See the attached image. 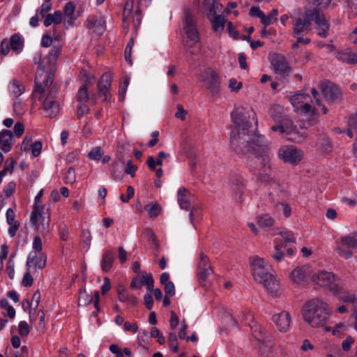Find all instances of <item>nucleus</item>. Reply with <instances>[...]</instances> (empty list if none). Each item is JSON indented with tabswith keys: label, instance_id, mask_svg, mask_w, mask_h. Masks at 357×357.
I'll return each instance as SVG.
<instances>
[{
	"label": "nucleus",
	"instance_id": "obj_41",
	"mask_svg": "<svg viewBox=\"0 0 357 357\" xmlns=\"http://www.w3.org/2000/svg\"><path fill=\"white\" fill-rule=\"evenodd\" d=\"M93 296L88 294L86 290L81 291L79 296V305H88L93 301Z\"/></svg>",
	"mask_w": 357,
	"mask_h": 357
},
{
	"label": "nucleus",
	"instance_id": "obj_14",
	"mask_svg": "<svg viewBox=\"0 0 357 357\" xmlns=\"http://www.w3.org/2000/svg\"><path fill=\"white\" fill-rule=\"evenodd\" d=\"M230 187L233 191L234 199L238 202H242L245 190V180L240 176H234L231 179Z\"/></svg>",
	"mask_w": 357,
	"mask_h": 357
},
{
	"label": "nucleus",
	"instance_id": "obj_22",
	"mask_svg": "<svg viewBox=\"0 0 357 357\" xmlns=\"http://www.w3.org/2000/svg\"><path fill=\"white\" fill-rule=\"evenodd\" d=\"M309 273L307 267H298L291 272L289 278L293 282L300 284L305 281Z\"/></svg>",
	"mask_w": 357,
	"mask_h": 357
},
{
	"label": "nucleus",
	"instance_id": "obj_16",
	"mask_svg": "<svg viewBox=\"0 0 357 357\" xmlns=\"http://www.w3.org/2000/svg\"><path fill=\"white\" fill-rule=\"evenodd\" d=\"M213 273L212 268L209 264L208 259L203 252L199 254V261L197 264V274L199 280L204 281L208 276Z\"/></svg>",
	"mask_w": 357,
	"mask_h": 357
},
{
	"label": "nucleus",
	"instance_id": "obj_5",
	"mask_svg": "<svg viewBox=\"0 0 357 357\" xmlns=\"http://www.w3.org/2000/svg\"><path fill=\"white\" fill-rule=\"evenodd\" d=\"M252 275L257 282L261 284L272 295L279 292V283L272 274L271 266L258 256L250 258Z\"/></svg>",
	"mask_w": 357,
	"mask_h": 357
},
{
	"label": "nucleus",
	"instance_id": "obj_29",
	"mask_svg": "<svg viewBox=\"0 0 357 357\" xmlns=\"http://www.w3.org/2000/svg\"><path fill=\"white\" fill-rule=\"evenodd\" d=\"M211 22L212 24L213 30L218 34H221L225 29L226 20L224 16L218 15L213 16Z\"/></svg>",
	"mask_w": 357,
	"mask_h": 357
},
{
	"label": "nucleus",
	"instance_id": "obj_53",
	"mask_svg": "<svg viewBox=\"0 0 357 357\" xmlns=\"http://www.w3.org/2000/svg\"><path fill=\"white\" fill-rule=\"evenodd\" d=\"M243 86L241 82H238L235 78H231L229 80V88L231 91L238 92Z\"/></svg>",
	"mask_w": 357,
	"mask_h": 357
},
{
	"label": "nucleus",
	"instance_id": "obj_50",
	"mask_svg": "<svg viewBox=\"0 0 357 357\" xmlns=\"http://www.w3.org/2000/svg\"><path fill=\"white\" fill-rule=\"evenodd\" d=\"M134 8V0H127L124 10H123V21H126L130 15L132 14V12Z\"/></svg>",
	"mask_w": 357,
	"mask_h": 357
},
{
	"label": "nucleus",
	"instance_id": "obj_34",
	"mask_svg": "<svg viewBox=\"0 0 357 357\" xmlns=\"http://www.w3.org/2000/svg\"><path fill=\"white\" fill-rule=\"evenodd\" d=\"M8 89L10 93L15 98H17L23 93L24 88L20 84L18 80L13 79L8 85Z\"/></svg>",
	"mask_w": 357,
	"mask_h": 357
},
{
	"label": "nucleus",
	"instance_id": "obj_21",
	"mask_svg": "<svg viewBox=\"0 0 357 357\" xmlns=\"http://www.w3.org/2000/svg\"><path fill=\"white\" fill-rule=\"evenodd\" d=\"M336 58L343 63L354 64L357 63V50L352 51L350 48H347L338 51L336 54Z\"/></svg>",
	"mask_w": 357,
	"mask_h": 357
},
{
	"label": "nucleus",
	"instance_id": "obj_7",
	"mask_svg": "<svg viewBox=\"0 0 357 357\" xmlns=\"http://www.w3.org/2000/svg\"><path fill=\"white\" fill-rule=\"evenodd\" d=\"M278 155L285 163L296 165L303 159V152L293 145H284L280 147Z\"/></svg>",
	"mask_w": 357,
	"mask_h": 357
},
{
	"label": "nucleus",
	"instance_id": "obj_47",
	"mask_svg": "<svg viewBox=\"0 0 357 357\" xmlns=\"http://www.w3.org/2000/svg\"><path fill=\"white\" fill-rule=\"evenodd\" d=\"M61 51V46H59V45L54 46L51 49L50 52H49L48 56H47L49 61L54 64L56 62L58 56L60 54Z\"/></svg>",
	"mask_w": 357,
	"mask_h": 357
},
{
	"label": "nucleus",
	"instance_id": "obj_38",
	"mask_svg": "<svg viewBox=\"0 0 357 357\" xmlns=\"http://www.w3.org/2000/svg\"><path fill=\"white\" fill-rule=\"evenodd\" d=\"M347 134L350 138H352L354 137V131L357 132V114L352 115L349 118Z\"/></svg>",
	"mask_w": 357,
	"mask_h": 357
},
{
	"label": "nucleus",
	"instance_id": "obj_42",
	"mask_svg": "<svg viewBox=\"0 0 357 357\" xmlns=\"http://www.w3.org/2000/svg\"><path fill=\"white\" fill-rule=\"evenodd\" d=\"M144 208L146 211H148L149 215L151 218L157 217L160 213V211H161V207L157 203H154L151 205H146L144 207Z\"/></svg>",
	"mask_w": 357,
	"mask_h": 357
},
{
	"label": "nucleus",
	"instance_id": "obj_40",
	"mask_svg": "<svg viewBox=\"0 0 357 357\" xmlns=\"http://www.w3.org/2000/svg\"><path fill=\"white\" fill-rule=\"evenodd\" d=\"M142 286L145 285L148 291H151L153 288L154 281L153 276L151 273H146V272L142 274V278L140 279Z\"/></svg>",
	"mask_w": 357,
	"mask_h": 357
},
{
	"label": "nucleus",
	"instance_id": "obj_52",
	"mask_svg": "<svg viewBox=\"0 0 357 357\" xmlns=\"http://www.w3.org/2000/svg\"><path fill=\"white\" fill-rule=\"evenodd\" d=\"M249 14L252 17H257L260 18L261 21L268 22L266 19L264 18V13L259 9L258 6H252L250 8Z\"/></svg>",
	"mask_w": 357,
	"mask_h": 357
},
{
	"label": "nucleus",
	"instance_id": "obj_49",
	"mask_svg": "<svg viewBox=\"0 0 357 357\" xmlns=\"http://www.w3.org/2000/svg\"><path fill=\"white\" fill-rule=\"evenodd\" d=\"M103 155V151L100 146L93 148L89 153L88 158L93 160H100Z\"/></svg>",
	"mask_w": 357,
	"mask_h": 357
},
{
	"label": "nucleus",
	"instance_id": "obj_30",
	"mask_svg": "<svg viewBox=\"0 0 357 357\" xmlns=\"http://www.w3.org/2000/svg\"><path fill=\"white\" fill-rule=\"evenodd\" d=\"M62 15L61 11L56 10L53 14H47L44 17L43 24L46 27L51 24H59L61 22Z\"/></svg>",
	"mask_w": 357,
	"mask_h": 357
},
{
	"label": "nucleus",
	"instance_id": "obj_8",
	"mask_svg": "<svg viewBox=\"0 0 357 357\" xmlns=\"http://www.w3.org/2000/svg\"><path fill=\"white\" fill-rule=\"evenodd\" d=\"M201 80L212 95H216L220 91V81L218 74L211 68L203 71L200 75Z\"/></svg>",
	"mask_w": 357,
	"mask_h": 357
},
{
	"label": "nucleus",
	"instance_id": "obj_3",
	"mask_svg": "<svg viewBox=\"0 0 357 357\" xmlns=\"http://www.w3.org/2000/svg\"><path fill=\"white\" fill-rule=\"evenodd\" d=\"M302 315L310 327L323 328L326 332L331 331V327L326 326L331 310L326 301L319 298L310 300L303 305Z\"/></svg>",
	"mask_w": 357,
	"mask_h": 357
},
{
	"label": "nucleus",
	"instance_id": "obj_44",
	"mask_svg": "<svg viewBox=\"0 0 357 357\" xmlns=\"http://www.w3.org/2000/svg\"><path fill=\"white\" fill-rule=\"evenodd\" d=\"M168 344L170 349L174 353H177L178 351V342H177V336L175 333H170L168 336Z\"/></svg>",
	"mask_w": 357,
	"mask_h": 357
},
{
	"label": "nucleus",
	"instance_id": "obj_39",
	"mask_svg": "<svg viewBox=\"0 0 357 357\" xmlns=\"http://www.w3.org/2000/svg\"><path fill=\"white\" fill-rule=\"evenodd\" d=\"M76 98H77V101H79L80 102H86L89 100V93H88V85L87 84H84L79 89L77 96H76Z\"/></svg>",
	"mask_w": 357,
	"mask_h": 357
},
{
	"label": "nucleus",
	"instance_id": "obj_31",
	"mask_svg": "<svg viewBox=\"0 0 357 357\" xmlns=\"http://www.w3.org/2000/svg\"><path fill=\"white\" fill-rule=\"evenodd\" d=\"M75 6L73 2L67 3L63 8L65 23H68L70 26L73 25V21L75 19L74 13Z\"/></svg>",
	"mask_w": 357,
	"mask_h": 357
},
{
	"label": "nucleus",
	"instance_id": "obj_43",
	"mask_svg": "<svg viewBox=\"0 0 357 357\" xmlns=\"http://www.w3.org/2000/svg\"><path fill=\"white\" fill-rule=\"evenodd\" d=\"M52 3L51 1H44L40 8L36 10L37 15H39L42 18H44L47 13L51 10Z\"/></svg>",
	"mask_w": 357,
	"mask_h": 357
},
{
	"label": "nucleus",
	"instance_id": "obj_51",
	"mask_svg": "<svg viewBox=\"0 0 357 357\" xmlns=\"http://www.w3.org/2000/svg\"><path fill=\"white\" fill-rule=\"evenodd\" d=\"M13 110L17 115H22L26 111V107L20 99L16 98L13 102Z\"/></svg>",
	"mask_w": 357,
	"mask_h": 357
},
{
	"label": "nucleus",
	"instance_id": "obj_37",
	"mask_svg": "<svg viewBox=\"0 0 357 357\" xmlns=\"http://www.w3.org/2000/svg\"><path fill=\"white\" fill-rule=\"evenodd\" d=\"M199 40H191L190 39L183 38V44L185 50L190 54H197L199 52L197 45Z\"/></svg>",
	"mask_w": 357,
	"mask_h": 357
},
{
	"label": "nucleus",
	"instance_id": "obj_24",
	"mask_svg": "<svg viewBox=\"0 0 357 357\" xmlns=\"http://www.w3.org/2000/svg\"><path fill=\"white\" fill-rule=\"evenodd\" d=\"M268 196L271 202L273 204H275V208L276 211H282L285 218H289L291 215V209L288 204L280 202V199H275V195L273 192H270L268 194Z\"/></svg>",
	"mask_w": 357,
	"mask_h": 357
},
{
	"label": "nucleus",
	"instance_id": "obj_12",
	"mask_svg": "<svg viewBox=\"0 0 357 357\" xmlns=\"http://www.w3.org/2000/svg\"><path fill=\"white\" fill-rule=\"evenodd\" d=\"M86 26L98 36H102L106 29V21L101 15H92L87 18Z\"/></svg>",
	"mask_w": 357,
	"mask_h": 357
},
{
	"label": "nucleus",
	"instance_id": "obj_26",
	"mask_svg": "<svg viewBox=\"0 0 357 357\" xmlns=\"http://www.w3.org/2000/svg\"><path fill=\"white\" fill-rule=\"evenodd\" d=\"M114 256L112 250L104 251L100 261L101 269L103 272H108L113 266Z\"/></svg>",
	"mask_w": 357,
	"mask_h": 357
},
{
	"label": "nucleus",
	"instance_id": "obj_17",
	"mask_svg": "<svg viewBox=\"0 0 357 357\" xmlns=\"http://www.w3.org/2000/svg\"><path fill=\"white\" fill-rule=\"evenodd\" d=\"M272 320L275 324L279 331L285 333L289 330L291 316L288 312L282 311L278 314H274L272 317Z\"/></svg>",
	"mask_w": 357,
	"mask_h": 357
},
{
	"label": "nucleus",
	"instance_id": "obj_19",
	"mask_svg": "<svg viewBox=\"0 0 357 357\" xmlns=\"http://www.w3.org/2000/svg\"><path fill=\"white\" fill-rule=\"evenodd\" d=\"M47 257L43 252H30L26 266L30 267L32 264L36 268L43 269L46 265Z\"/></svg>",
	"mask_w": 357,
	"mask_h": 357
},
{
	"label": "nucleus",
	"instance_id": "obj_18",
	"mask_svg": "<svg viewBox=\"0 0 357 357\" xmlns=\"http://www.w3.org/2000/svg\"><path fill=\"white\" fill-rule=\"evenodd\" d=\"M271 65L275 73L285 76L290 71V67L285 58L282 56L276 55L271 60Z\"/></svg>",
	"mask_w": 357,
	"mask_h": 357
},
{
	"label": "nucleus",
	"instance_id": "obj_35",
	"mask_svg": "<svg viewBox=\"0 0 357 357\" xmlns=\"http://www.w3.org/2000/svg\"><path fill=\"white\" fill-rule=\"evenodd\" d=\"M280 123L284 128L286 136L298 134L297 127L293 124L290 119L287 118H282Z\"/></svg>",
	"mask_w": 357,
	"mask_h": 357
},
{
	"label": "nucleus",
	"instance_id": "obj_4",
	"mask_svg": "<svg viewBox=\"0 0 357 357\" xmlns=\"http://www.w3.org/2000/svg\"><path fill=\"white\" fill-rule=\"evenodd\" d=\"M314 22L317 34L321 38H326L329 34V22L324 13L317 8L305 11L303 17H298L294 24V33L296 36L307 34L311 29V23Z\"/></svg>",
	"mask_w": 357,
	"mask_h": 357
},
{
	"label": "nucleus",
	"instance_id": "obj_60",
	"mask_svg": "<svg viewBox=\"0 0 357 357\" xmlns=\"http://www.w3.org/2000/svg\"><path fill=\"white\" fill-rule=\"evenodd\" d=\"M31 153L33 157H38L41 152L42 143L39 141L35 142L31 144Z\"/></svg>",
	"mask_w": 357,
	"mask_h": 357
},
{
	"label": "nucleus",
	"instance_id": "obj_9",
	"mask_svg": "<svg viewBox=\"0 0 357 357\" xmlns=\"http://www.w3.org/2000/svg\"><path fill=\"white\" fill-rule=\"evenodd\" d=\"M336 243L338 254L345 259H349L351 257L352 253L349 250H345L344 247L348 248H357V233H351L343 236Z\"/></svg>",
	"mask_w": 357,
	"mask_h": 357
},
{
	"label": "nucleus",
	"instance_id": "obj_23",
	"mask_svg": "<svg viewBox=\"0 0 357 357\" xmlns=\"http://www.w3.org/2000/svg\"><path fill=\"white\" fill-rule=\"evenodd\" d=\"M13 135L10 130H3L0 132V149L5 153L10 151Z\"/></svg>",
	"mask_w": 357,
	"mask_h": 357
},
{
	"label": "nucleus",
	"instance_id": "obj_58",
	"mask_svg": "<svg viewBox=\"0 0 357 357\" xmlns=\"http://www.w3.org/2000/svg\"><path fill=\"white\" fill-rule=\"evenodd\" d=\"M227 29L229 36L231 37L233 39H234V40L240 39L239 33L237 30H236L232 22H229L227 23Z\"/></svg>",
	"mask_w": 357,
	"mask_h": 357
},
{
	"label": "nucleus",
	"instance_id": "obj_13",
	"mask_svg": "<svg viewBox=\"0 0 357 357\" xmlns=\"http://www.w3.org/2000/svg\"><path fill=\"white\" fill-rule=\"evenodd\" d=\"M112 76L110 73H104L98 83V93L103 97L105 101H109L112 97L109 91Z\"/></svg>",
	"mask_w": 357,
	"mask_h": 357
},
{
	"label": "nucleus",
	"instance_id": "obj_1",
	"mask_svg": "<svg viewBox=\"0 0 357 357\" xmlns=\"http://www.w3.org/2000/svg\"><path fill=\"white\" fill-rule=\"evenodd\" d=\"M235 128L231 130L230 139L232 149L240 156L252 153L264 168H270L271 157L265 136L257 132V119L253 128L246 117L236 109L231 114Z\"/></svg>",
	"mask_w": 357,
	"mask_h": 357
},
{
	"label": "nucleus",
	"instance_id": "obj_20",
	"mask_svg": "<svg viewBox=\"0 0 357 357\" xmlns=\"http://www.w3.org/2000/svg\"><path fill=\"white\" fill-rule=\"evenodd\" d=\"M190 192L185 187H181L177 192V201L180 207L186 211L191 208Z\"/></svg>",
	"mask_w": 357,
	"mask_h": 357
},
{
	"label": "nucleus",
	"instance_id": "obj_32",
	"mask_svg": "<svg viewBox=\"0 0 357 357\" xmlns=\"http://www.w3.org/2000/svg\"><path fill=\"white\" fill-rule=\"evenodd\" d=\"M308 100H310V96L303 93H296L290 97V101L296 109H298V107Z\"/></svg>",
	"mask_w": 357,
	"mask_h": 357
},
{
	"label": "nucleus",
	"instance_id": "obj_64",
	"mask_svg": "<svg viewBox=\"0 0 357 357\" xmlns=\"http://www.w3.org/2000/svg\"><path fill=\"white\" fill-rule=\"evenodd\" d=\"M142 13L138 6L137 10L135 12V15H134L133 20H132V23H133L135 29H137L139 26L141 22H142Z\"/></svg>",
	"mask_w": 357,
	"mask_h": 357
},
{
	"label": "nucleus",
	"instance_id": "obj_28",
	"mask_svg": "<svg viewBox=\"0 0 357 357\" xmlns=\"http://www.w3.org/2000/svg\"><path fill=\"white\" fill-rule=\"evenodd\" d=\"M258 225L267 230H273V227L275 224V220L268 214L259 215L257 218Z\"/></svg>",
	"mask_w": 357,
	"mask_h": 357
},
{
	"label": "nucleus",
	"instance_id": "obj_57",
	"mask_svg": "<svg viewBox=\"0 0 357 357\" xmlns=\"http://www.w3.org/2000/svg\"><path fill=\"white\" fill-rule=\"evenodd\" d=\"M29 331V326L26 321H22L19 323L18 332L21 336L28 335Z\"/></svg>",
	"mask_w": 357,
	"mask_h": 357
},
{
	"label": "nucleus",
	"instance_id": "obj_46",
	"mask_svg": "<svg viewBox=\"0 0 357 357\" xmlns=\"http://www.w3.org/2000/svg\"><path fill=\"white\" fill-rule=\"evenodd\" d=\"M277 241V239H275ZM283 245L279 244L275 241V245L274 247V252L272 255V257L278 262L280 261L284 257V254L282 252Z\"/></svg>",
	"mask_w": 357,
	"mask_h": 357
},
{
	"label": "nucleus",
	"instance_id": "obj_56",
	"mask_svg": "<svg viewBox=\"0 0 357 357\" xmlns=\"http://www.w3.org/2000/svg\"><path fill=\"white\" fill-rule=\"evenodd\" d=\"M32 248L33 250L31 252H36V253L42 252L43 244L41 238L39 236H36L33 238Z\"/></svg>",
	"mask_w": 357,
	"mask_h": 357
},
{
	"label": "nucleus",
	"instance_id": "obj_10",
	"mask_svg": "<svg viewBox=\"0 0 357 357\" xmlns=\"http://www.w3.org/2000/svg\"><path fill=\"white\" fill-rule=\"evenodd\" d=\"M183 29L185 35V39H190L191 40H199V34L196 23L189 11L185 12Z\"/></svg>",
	"mask_w": 357,
	"mask_h": 357
},
{
	"label": "nucleus",
	"instance_id": "obj_45",
	"mask_svg": "<svg viewBox=\"0 0 357 357\" xmlns=\"http://www.w3.org/2000/svg\"><path fill=\"white\" fill-rule=\"evenodd\" d=\"M15 255H12L10 256L6 263V272L10 279L13 280L15 276V264H14Z\"/></svg>",
	"mask_w": 357,
	"mask_h": 357
},
{
	"label": "nucleus",
	"instance_id": "obj_2",
	"mask_svg": "<svg viewBox=\"0 0 357 357\" xmlns=\"http://www.w3.org/2000/svg\"><path fill=\"white\" fill-rule=\"evenodd\" d=\"M54 78L53 72H45L43 66L38 68L36 73L35 87L32 93L33 98L38 100L41 99L43 93H46L43 108L50 118L56 116L60 111V105L56 97L59 89L56 86H52Z\"/></svg>",
	"mask_w": 357,
	"mask_h": 357
},
{
	"label": "nucleus",
	"instance_id": "obj_62",
	"mask_svg": "<svg viewBox=\"0 0 357 357\" xmlns=\"http://www.w3.org/2000/svg\"><path fill=\"white\" fill-rule=\"evenodd\" d=\"M117 292H118V298H119V301H121V302H126V301L128 299V298H129V296H130L127 292L126 289L122 286H119L118 287Z\"/></svg>",
	"mask_w": 357,
	"mask_h": 357
},
{
	"label": "nucleus",
	"instance_id": "obj_55",
	"mask_svg": "<svg viewBox=\"0 0 357 357\" xmlns=\"http://www.w3.org/2000/svg\"><path fill=\"white\" fill-rule=\"evenodd\" d=\"M355 340L351 335H348L341 344L342 349L344 351L350 350L351 346L354 344Z\"/></svg>",
	"mask_w": 357,
	"mask_h": 357
},
{
	"label": "nucleus",
	"instance_id": "obj_36",
	"mask_svg": "<svg viewBox=\"0 0 357 357\" xmlns=\"http://www.w3.org/2000/svg\"><path fill=\"white\" fill-rule=\"evenodd\" d=\"M9 43L13 51L20 52L22 50L24 40L19 34H14L10 38Z\"/></svg>",
	"mask_w": 357,
	"mask_h": 357
},
{
	"label": "nucleus",
	"instance_id": "obj_33",
	"mask_svg": "<svg viewBox=\"0 0 357 357\" xmlns=\"http://www.w3.org/2000/svg\"><path fill=\"white\" fill-rule=\"evenodd\" d=\"M317 149L322 153H328L332 151L331 142L328 137H321L317 142Z\"/></svg>",
	"mask_w": 357,
	"mask_h": 357
},
{
	"label": "nucleus",
	"instance_id": "obj_27",
	"mask_svg": "<svg viewBox=\"0 0 357 357\" xmlns=\"http://www.w3.org/2000/svg\"><path fill=\"white\" fill-rule=\"evenodd\" d=\"M347 286L344 282V287L340 293L333 294L337 296L341 301L346 303H355L357 301V296L354 294L347 292Z\"/></svg>",
	"mask_w": 357,
	"mask_h": 357
},
{
	"label": "nucleus",
	"instance_id": "obj_48",
	"mask_svg": "<svg viewBox=\"0 0 357 357\" xmlns=\"http://www.w3.org/2000/svg\"><path fill=\"white\" fill-rule=\"evenodd\" d=\"M349 324L347 321L340 322L335 324L333 328H331V331L335 335L340 331H347L349 329Z\"/></svg>",
	"mask_w": 357,
	"mask_h": 357
},
{
	"label": "nucleus",
	"instance_id": "obj_25",
	"mask_svg": "<svg viewBox=\"0 0 357 357\" xmlns=\"http://www.w3.org/2000/svg\"><path fill=\"white\" fill-rule=\"evenodd\" d=\"M203 8L208 17L215 16L217 12H220L222 6L217 0H204Z\"/></svg>",
	"mask_w": 357,
	"mask_h": 357
},
{
	"label": "nucleus",
	"instance_id": "obj_6",
	"mask_svg": "<svg viewBox=\"0 0 357 357\" xmlns=\"http://www.w3.org/2000/svg\"><path fill=\"white\" fill-rule=\"evenodd\" d=\"M311 280L314 285L324 287L333 294L340 293L344 287V280L326 271H320L313 274Z\"/></svg>",
	"mask_w": 357,
	"mask_h": 357
},
{
	"label": "nucleus",
	"instance_id": "obj_11",
	"mask_svg": "<svg viewBox=\"0 0 357 357\" xmlns=\"http://www.w3.org/2000/svg\"><path fill=\"white\" fill-rule=\"evenodd\" d=\"M43 195V190H40L35 197L33 208L31 214V222L32 225H36L38 227L44 230L47 227V222L38 223V218H42V212L43 211V206L40 204Z\"/></svg>",
	"mask_w": 357,
	"mask_h": 357
},
{
	"label": "nucleus",
	"instance_id": "obj_61",
	"mask_svg": "<svg viewBox=\"0 0 357 357\" xmlns=\"http://www.w3.org/2000/svg\"><path fill=\"white\" fill-rule=\"evenodd\" d=\"M26 268H27V271L24 275V277L22 279V284L24 287H31L33 284V279L30 273V267H26Z\"/></svg>",
	"mask_w": 357,
	"mask_h": 357
},
{
	"label": "nucleus",
	"instance_id": "obj_63",
	"mask_svg": "<svg viewBox=\"0 0 357 357\" xmlns=\"http://www.w3.org/2000/svg\"><path fill=\"white\" fill-rule=\"evenodd\" d=\"M310 102H312L311 100L305 102L304 104L301 105V107H298V109H297L299 110L300 112L303 114H306L307 113L313 112L314 109L312 105L310 104Z\"/></svg>",
	"mask_w": 357,
	"mask_h": 357
},
{
	"label": "nucleus",
	"instance_id": "obj_15",
	"mask_svg": "<svg viewBox=\"0 0 357 357\" xmlns=\"http://www.w3.org/2000/svg\"><path fill=\"white\" fill-rule=\"evenodd\" d=\"M321 92L326 100L333 102L341 97L340 89L330 82H324L321 84Z\"/></svg>",
	"mask_w": 357,
	"mask_h": 357
},
{
	"label": "nucleus",
	"instance_id": "obj_59",
	"mask_svg": "<svg viewBox=\"0 0 357 357\" xmlns=\"http://www.w3.org/2000/svg\"><path fill=\"white\" fill-rule=\"evenodd\" d=\"M135 190L134 188L129 185L127 187V195H121L120 199L123 202L127 203L129 202L130 199H132L134 196Z\"/></svg>",
	"mask_w": 357,
	"mask_h": 357
},
{
	"label": "nucleus",
	"instance_id": "obj_54",
	"mask_svg": "<svg viewBox=\"0 0 357 357\" xmlns=\"http://www.w3.org/2000/svg\"><path fill=\"white\" fill-rule=\"evenodd\" d=\"M8 246L6 244H3L1 246L0 253V273H1L3 268V261L8 257Z\"/></svg>",
	"mask_w": 357,
	"mask_h": 357
}]
</instances>
